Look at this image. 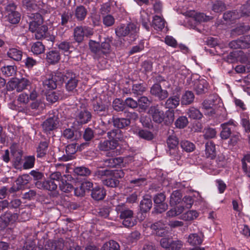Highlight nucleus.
<instances>
[{
	"label": "nucleus",
	"mask_w": 250,
	"mask_h": 250,
	"mask_svg": "<svg viewBox=\"0 0 250 250\" xmlns=\"http://www.w3.org/2000/svg\"><path fill=\"white\" fill-rule=\"evenodd\" d=\"M225 9V4L221 1H216L212 6V10L215 12H222Z\"/></svg>",
	"instance_id": "61"
},
{
	"label": "nucleus",
	"mask_w": 250,
	"mask_h": 250,
	"mask_svg": "<svg viewBox=\"0 0 250 250\" xmlns=\"http://www.w3.org/2000/svg\"><path fill=\"white\" fill-rule=\"evenodd\" d=\"M119 249L120 246L117 242L110 240L104 244L101 250H119Z\"/></svg>",
	"instance_id": "41"
},
{
	"label": "nucleus",
	"mask_w": 250,
	"mask_h": 250,
	"mask_svg": "<svg viewBox=\"0 0 250 250\" xmlns=\"http://www.w3.org/2000/svg\"><path fill=\"white\" fill-rule=\"evenodd\" d=\"M137 134L139 137L148 141L151 140L153 138V134L146 130H139Z\"/></svg>",
	"instance_id": "52"
},
{
	"label": "nucleus",
	"mask_w": 250,
	"mask_h": 250,
	"mask_svg": "<svg viewBox=\"0 0 250 250\" xmlns=\"http://www.w3.org/2000/svg\"><path fill=\"white\" fill-rule=\"evenodd\" d=\"M31 50L34 54L39 55L44 52L45 47L42 42H37L32 44Z\"/></svg>",
	"instance_id": "34"
},
{
	"label": "nucleus",
	"mask_w": 250,
	"mask_h": 250,
	"mask_svg": "<svg viewBox=\"0 0 250 250\" xmlns=\"http://www.w3.org/2000/svg\"><path fill=\"white\" fill-rule=\"evenodd\" d=\"M118 145V143L115 141H112L111 139H110V141H101L98 145V147L101 150L108 151L109 150L115 149Z\"/></svg>",
	"instance_id": "14"
},
{
	"label": "nucleus",
	"mask_w": 250,
	"mask_h": 250,
	"mask_svg": "<svg viewBox=\"0 0 250 250\" xmlns=\"http://www.w3.org/2000/svg\"><path fill=\"white\" fill-rule=\"evenodd\" d=\"M188 115L189 118L193 119H200L203 116L201 112L194 107H190L188 109Z\"/></svg>",
	"instance_id": "46"
},
{
	"label": "nucleus",
	"mask_w": 250,
	"mask_h": 250,
	"mask_svg": "<svg viewBox=\"0 0 250 250\" xmlns=\"http://www.w3.org/2000/svg\"><path fill=\"white\" fill-rule=\"evenodd\" d=\"M60 94L55 91H50L46 94V100L51 103L56 102L59 98Z\"/></svg>",
	"instance_id": "56"
},
{
	"label": "nucleus",
	"mask_w": 250,
	"mask_h": 250,
	"mask_svg": "<svg viewBox=\"0 0 250 250\" xmlns=\"http://www.w3.org/2000/svg\"><path fill=\"white\" fill-rule=\"evenodd\" d=\"M59 124L58 117L53 116L46 120L42 124V127L44 131L49 132L56 129Z\"/></svg>",
	"instance_id": "9"
},
{
	"label": "nucleus",
	"mask_w": 250,
	"mask_h": 250,
	"mask_svg": "<svg viewBox=\"0 0 250 250\" xmlns=\"http://www.w3.org/2000/svg\"><path fill=\"white\" fill-rule=\"evenodd\" d=\"M203 234L202 233H191L188 239V243L192 246H198L203 242Z\"/></svg>",
	"instance_id": "17"
},
{
	"label": "nucleus",
	"mask_w": 250,
	"mask_h": 250,
	"mask_svg": "<svg viewBox=\"0 0 250 250\" xmlns=\"http://www.w3.org/2000/svg\"><path fill=\"white\" fill-rule=\"evenodd\" d=\"M25 66L28 69H31L37 64V62L32 57H27L24 61Z\"/></svg>",
	"instance_id": "62"
},
{
	"label": "nucleus",
	"mask_w": 250,
	"mask_h": 250,
	"mask_svg": "<svg viewBox=\"0 0 250 250\" xmlns=\"http://www.w3.org/2000/svg\"><path fill=\"white\" fill-rule=\"evenodd\" d=\"M152 201L150 196L146 195L144 197L141 201L140 208L143 212H146L150 210L152 207Z\"/></svg>",
	"instance_id": "20"
},
{
	"label": "nucleus",
	"mask_w": 250,
	"mask_h": 250,
	"mask_svg": "<svg viewBox=\"0 0 250 250\" xmlns=\"http://www.w3.org/2000/svg\"><path fill=\"white\" fill-rule=\"evenodd\" d=\"M74 171L76 174L83 176H88L91 174L90 170L83 166L76 167Z\"/></svg>",
	"instance_id": "45"
},
{
	"label": "nucleus",
	"mask_w": 250,
	"mask_h": 250,
	"mask_svg": "<svg viewBox=\"0 0 250 250\" xmlns=\"http://www.w3.org/2000/svg\"><path fill=\"white\" fill-rule=\"evenodd\" d=\"M215 102L214 99L209 98L205 100L203 103V107L206 110L210 109V112L208 114L210 115H212L215 114Z\"/></svg>",
	"instance_id": "30"
},
{
	"label": "nucleus",
	"mask_w": 250,
	"mask_h": 250,
	"mask_svg": "<svg viewBox=\"0 0 250 250\" xmlns=\"http://www.w3.org/2000/svg\"><path fill=\"white\" fill-rule=\"evenodd\" d=\"M178 143V139L174 135H170L167 139V144L170 149L176 148Z\"/></svg>",
	"instance_id": "47"
},
{
	"label": "nucleus",
	"mask_w": 250,
	"mask_h": 250,
	"mask_svg": "<svg viewBox=\"0 0 250 250\" xmlns=\"http://www.w3.org/2000/svg\"><path fill=\"white\" fill-rule=\"evenodd\" d=\"M91 118V114L89 111L87 110H83L78 111L75 119L77 122L81 124H84L88 123Z\"/></svg>",
	"instance_id": "11"
},
{
	"label": "nucleus",
	"mask_w": 250,
	"mask_h": 250,
	"mask_svg": "<svg viewBox=\"0 0 250 250\" xmlns=\"http://www.w3.org/2000/svg\"><path fill=\"white\" fill-rule=\"evenodd\" d=\"M22 4L29 11L37 10L38 9V6L34 0H23Z\"/></svg>",
	"instance_id": "55"
},
{
	"label": "nucleus",
	"mask_w": 250,
	"mask_h": 250,
	"mask_svg": "<svg viewBox=\"0 0 250 250\" xmlns=\"http://www.w3.org/2000/svg\"><path fill=\"white\" fill-rule=\"evenodd\" d=\"M60 53L57 51L52 50L47 53L46 59L47 62L50 64L57 63L60 60Z\"/></svg>",
	"instance_id": "21"
},
{
	"label": "nucleus",
	"mask_w": 250,
	"mask_h": 250,
	"mask_svg": "<svg viewBox=\"0 0 250 250\" xmlns=\"http://www.w3.org/2000/svg\"><path fill=\"white\" fill-rule=\"evenodd\" d=\"M141 22L143 26L147 30H149L150 16L146 12H141Z\"/></svg>",
	"instance_id": "32"
},
{
	"label": "nucleus",
	"mask_w": 250,
	"mask_h": 250,
	"mask_svg": "<svg viewBox=\"0 0 250 250\" xmlns=\"http://www.w3.org/2000/svg\"><path fill=\"white\" fill-rule=\"evenodd\" d=\"M188 124V120L186 117L181 116L177 119L175 122V125L179 128H183L186 127Z\"/></svg>",
	"instance_id": "58"
},
{
	"label": "nucleus",
	"mask_w": 250,
	"mask_h": 250,
	"mask_svg": "<svg viewBox=\"0 0 250 250\" xmlns=\"http://www.w3.org/2000/svg\"><path fill=\"white\" fill-rule=\"evenodd\" d=\"M31 18L33 20L30 22L29 24V30L32 32H34L37 30L40 26L43 25L42 22L43 20L41 14L36 13L32 14L30 16Z\"/></svg>",
	"instance_id": "8"
},
{
	"label": "nucleus",
	"mask_w": 250,
	"mask_h": 250,
	"mask_svg": "<svg viewBox=\"0 0 250 250\" xmlns=\"http://www.w3.org/2000/svg\"><path fill=\"white\" fill-rule=\"evenodd\" d=\"M152 26L155 30L161 31L165 26V21L160 16H155L152 20Z\"/></svg>",
	"instance_id": "23"
},
{
	"label": "nucleus",
	"mask_w": 250,
	"mask_h": 250,
	"mask_svg": "<svg viewBox=\"0 0 250 250\" xmlns=\"http://www.w3.org/2000/svg\"><path fill=\"white\" fill-rule=\"evenodd\" d=\"M151 94L154 95L159 99L163 100L168 96V92L166 90L162 89L161 85L158 83L154 84L150 90Z\"/></svg>",
	"instance_id": "10"
},
{
	"label": "nucleus",
	"mask_w": 250,
	"mask_h": 250,
	"mask_svg": "<svg viewBox=\"0 0 250 250\" xmlns=\"http://www.w3.org/2000/svg\"><path fill=\"white\" fill-rule=\"evenodd\" d=\"M125 103L120 99H116L113 102V107L114 110L120 111L124 109Z\"/></svg>",
	"instance_id": "57"
},
{
	"label": "nucleus",
	"mask_w": 250,
	"mask_h": 250,
	"mask_svg": "<svg viewBox=\"0 0 250 250\" xmlns=\"http://www.w3.org/2000/svg\"><path fill=\"white\" fill-rule=\"evenodd\" d=\"M106 194L104 188L102 187L96 186L91 191V197L96 200H103Z\"/></svg>",
	"instance_id": "18"
},
{
	"label": "nucleus",
	"mask_w": 250,
	"mask_h": 250,
	"mask_svg": "<svg viewBox=\"0 0 250 250\" xmlns=\"http://www.w3.org/2000/svg\"><path fill=\"white\" fill-rule=\"evenodd\" d=\"M1 71L6 77L12 76L16 73V68L13 65H7L1 68Z\"/></svg>",
	"instance_id": "49"
},
{
	"label": "nucleus",
	"mask_w": 250,
	"mask_h": 250,
	"mask_svg": "<svg viewBox=\"0 0 250 250\" xmlns=\"http://www.w3.org/2000/svg\"><path fill=\"white\" fill-rule=\"evenodd\" d=\"M59 186L60 189L64 192H70L73 189V186L64 180H61Z\"/></svg>",
	"instance_id": "54"
},
{
	"label": "nucleus",
	"mask_w": 250,
	"mask_h": 250,
	"mask_svg": "<svg viewBox=\"0 0 250 250\" xmlns=\"http://www.w3.org/2000/svg\"><path fill=\"white\" fill-rule=\"evenodd\" d=\"M64 246L63 240L55 241H48L45 246V250H62Z\"/></svg>",
	"instance_id": "16"
},
{
	"label": "nucleus",
	"mask_w": 250,
	"mask_h": 250,
	"mask_svg": "<svg viewBox=\"0 0 250 250\" xmlns=\"http://www.w3.org/2000/svg\"><path fill=\"white\" fill-rule=\"evenodd\" d=\"M137 31V28L135 24L129 23L126 26L124 25L119 26L116 28L115 32L119 37L129 35V37L132 38V39H130L132 41L136 39Z\"/></svg>",
	"instance_id": "3"
},
{
	"label": "nucleus",
	"mask_w": 250,
	"mask_h": 250,
	"mask_svg": "<svg viewBox=\"0 0 250 250\" xmlns=\"http://www.w3.org/2000/svg\"><path fill=\"white\" fill-rule=\"evenodd\" d=\"M113 123L115 127L123 128L128 126L130 124V121L125 118H113Z\"/></svg>",
	"instance_id": "28"
},
{
	"label": "nucleus",
	"mask_w": 250,
	"mask_h": 250,
	"mask_svg": "<svg viewBox=\"0 0 250 250\" xmlns=\"http://www.w3.org/2000/svg\"><path fill=\"white\" fill-rule=\"evenodd\" d=\"M35 186L40 189L54 191L57 188L58 184L50 183L48 182L47 180L42 182L38 181L35 183Z\"/></svg>",
	"instance_id": "15"
},
{
	"label": "nucleus",
	"mask_w": 250,
	"mask_h": 250,
	"mask_svg": "<svg viewBox=\"0 0 250 250\" xmlns=\"http://www.w3.org/2000/svg\"><path fill=\"white\" fill-rule=\"evenodd\" d=\"M89 46L90 51L95 54V57H98L101 55L99 42L91 40L89 42Z\"/></svg>",
	"instance_id": "35"
},
{
	"label": "nucleus",
	"mask_w": 250,
	"mask_h": 250,
	"mask_svg": "<svg viewBox=\"0 0 250 250\" xmlns=\"http://www.w3.org/2000/svg\"><path fill=\"white\" fill-rule=\"evenodd\" d=\"M7 54L11 59L16 61H19L21 60L22 52L19 49L12 48L9 49Z\"/></svg>",
	"instance_id": "24"
},
{
	"label": "nucleus",
	"mask_w": 250,
	"mask_h": 250,
	"mask_svg": "<svg viewBox=\"0 0 250 250\" xmlns=\"http://www.w3.org/2000/svg\"><path fill=\"white\" fill-rule=\"evenodd\" d=\"M166 196L163 193H160L155 195L153 198L155 204V209L157 212L162 213L165 211L168 208L167 204L164 202Z\"/></svg>",
	"instance_id": "5"
},
{
	"label": "nucleus",
	"mask_w": 250,
	"mask_h": 250,
	"mask_svg": "<svg viewBox=\"0 0 250 250\" xmlns=\"http://www.w3.org/2000/svg\"><path fill=\"white\" fill-rule=\"evenodd\" d=\"M150 228L155 231L154 233L159 236H165L167 232L166 229V226L162 221H159L151 225Z\"/></svg>",
	"instance_id": "12"
},
{
	"label": "nucleus",
	"mask_w": 250,
	"mask_h": 250,
	"mask_svg": "<svg viewBox=\"0 0 250 250\" xmlns=\"http://www.w3.org/2000/svg\"><path fill=\"white\" fill-rule=\"evenodd\" d=\"M48 143L46 142H41L37 150V157L39 158L44 157L46 153Z\"/></svg>",
	"instance_id": "38"
},
{
	"label": "nucleus",
	"mask_w": 250,
	"mask_h": 250,
	"mask_svg": "<svg viewBox=\"0 0 250 250\" xmlns=\"http://www.w3.org/2000/svg\"><path fill=\"white\" fill-rule=\"evenodd\" d=\"M74 37L75 40L78 42L83 41L84 35L83 27L78 26L74 29Z\"/></svg>",
	"instance_id": "40"
},
{
	"label": "nucleus",
	"mask_w": 250,
	"mask_h": 250,
	"mask_svg": "<svg viewBox=\"0 0 250 250\" xmlns=\"http://www.w3.org/2000/svg\"><path fill=\"white\" fill-rule=\"evenodd\" d=\"M148 113L156 123L160 124L164 121L166 114L167 118V120H166V122L171 123L174 120V113L172 111H167L165 113L158 105L151 106L149 108Z\"/></svg>",
	"instance_id": "1"
},
{
	"label": "nucleus",
	"mask_w": 250,
	"mask_h": 250,
	"mask_svg": "<svg viewBox=\"0 0 250 250\" xmlns=\"http://www.w3.org/2000/svg\"><path fill=\"white\" fill-rule=\"evenodd\" d=\"M93 109L95 111H97L98 113L104 111L107 109V106L103 102L101 101H97L93 104Z\"/></svg>",
	"instance_id": "53"
},
{
	"label": "nucleus",
	"mask_w": 250,
	"mask_h": 250,
	"mask_svg": "<svg viewBox=\"0 0 250 250\" xmlns=\"http://www.w3.org/2000/svg\"><path fill=\"white\" fill-rule=\"evenodd\" d=\"M116 210L120 214V218L122 220V224L125 227H132L136 224V221L134 218L133 211L126 208L125 204L118 205Z\"/></svg>",
	"instance_id": "2"
},
{
	"label": "nucleus",
	"mask_w": 250,
	"mask_h": 250,
	"mask_svg": "<svg viewBox=\"0 0 250 250\" xmlns=\"http://www.w3.org/2000/svg\"><path fill=\"white\" fill-rule=\"evenodd\" d=\"M111 174V170L104 169V170H97L95 171L94 174L95 179H100L104 182V180L105 179L107 176H110Z\"/></svg>",
	"instance_id": "36"
},
{
	"label": "nucleus",
	"mask_w": 250,
	"mask_h": 250,
	"mask_svg": "<svg viewBox=\"0 0 250 250\" xmlns=\"http://www.w3.org/2000/svg\"><path fill=\"white\" fill-rule=\"evenodd\" d=\"M49 180H48V182L54 183V184H57L56 182L61 183V180H62V176L61 172L59 171H56L52 173L49 175Z\"/></svg>",
	"instance_id": "44"
},
{
	"label": "nucleus",
	"mask_w": 250,
	"mask_h": 250,
	"mask_svg": "<svg viewBox=\"0 0 250 250\" xmlns=\"http://www.w3.org/2000/svg\"><path fill=\"white\" fill-rule=\"evenodd\" d=\"M93 187V183L90 181H83L80 187H77L74 189L75 195L77 196H83L86 191H89Z\"/></svg>",
	"instance_id": "13"
},
{
	"label": "nucleus",
	"mask_w": 250,
	"mask_h": 250,
	"mask_svg": "<svg viewBox=\"0 0 250 250\" xmlns=\"http://www.w3.org/2000/svg\"><path fill=\"white\" fill-rule=\"evenodd\" d=\"M35 161L34 156H28L24 158V163L23 165L24 169H29L34 167Z\"/></svg>",
	"instance_id": "48"
},
{
	"label": "nucleus",
	"mask_w": 250,
	"mask_h": 250,
	"mask_svg": "<svg viewBox=\"0 0 250 250\" xmlns=\"http://www.w3.org/2000/svg\"><path fill=\"white\" fill-rule=\"evenodd\" d=\"M190 16H193L195 20L198 22L205 21L208 19V17L206 16L204 13H195V11L192 12Z\"/></svg>",
	"instance_id": "60"
},
{
	"label": "nucleus",
	"mask_w": 250,
	"mask_h": 250,
	"mask_svg": "<svg viewBox=\"0 0 250 250\" xmlns=\"http://www.w3.org/2000/svg\"><path fill=\"white\" fill-rule=\"evenodd\" d=\"M87 14L86 9L83 6H78L75 12V15L79 21L83 20Z\"/></svg>",
	"instance_id": "39"
},
{
	"label": "nucleus",
	"mask_w": 250,
	"mask_h": 250,
	"mask_svg": "<svg viewBox=\"0 0 250 250\" xmlns=\"http://www.w3.org/2000/svg\"><path fill=\"white\" fill-rule=\"evenodd\" d=\"M199 213L195 210H191L183 213L180 216V219L185 221H191L196 219Z\"/></svg>",
	"instance_id": "29"
},
{
	"label": "nucleus",
	"mask_w": 250,
	"mask_h": 250,
	"mask_svg": "<svg viewBox=\"0 0 250 250\" xmlns=\"http://www.w3.org/2000/svg\"><path fill=\"white\" fill-rule=\"evenodd\" d=\"M61 77L60 74H51L47 75L45 79L43 81V86L45 89L52 90L57 87V82Z\"/></svg>",
	"instance_id": "7"
},
{
	"label": "nucleus",
	"mask_w": 250,
	"mask_h": 250,
	"mask_svg": "<svg viewBox=\"0 0 250 250\" xmlns=\"http://www.w3.org/2000/svg\"><path fill=\"white\" fill-rule=\"evenodd\" d=\"M208 83L205 80L197 81L194 84V89L198 94L204 93L207 89Z\"/></svg>",
	"instance_id": "27"
},
{
	"label": "nucleus",
	"mask_w": 250,
	"mask_h": 250,
	"mask_svg": "<svg viewBox=\"0 0 250 250\" xmlns=\"http://www.w3.org/2000/svg\"><path fill=\"white\" fill-rule=\"evenodd\" d=\"M77 150L76 144H71L67 145L65 149L66 155H64L62 159L63 161L71 160L73 158V155L76 152Z\"/></svg>",
	"instance_id": "19"
},
{
	"label": "nucleus",
	"mask_w": 250,
	"mask_h": 250,
	"mask_svg": "<svg viewBox=\"0 0 250 250\" xmlns=\"http://www.w3.org/2000/svg\"><path fill=\"white\" fill-rule=\"evenodd\" d=\"M62 81L66 83V88L68 91L73 90L77 86L78 80L75 74L68 72L62 77Z\"/></svg>",
	"instance_id": "6"
},
{
	"label": "nucleus",
	"mask_w": 250,
	"mask_h": 250,
	"mask_svg": "<svg viewBox=\"0 0 250 250\" xmlns=\"http://www.w3.org/2000/svg\"><path fill=\"white\" fill-rule=\"evenodd\" d=\"M223 18L226 21H231L238 18L239 15L237 12L229 11L224 14Z\"/></svg>",
	"instance_id": "59"
},
{
	"label": "nucleus",
	"mask_w": 250,
	"mask_h": 250,
	"mask_svg": "<svg viewBox=\"0 0 250 250\" xmlns=\"http://www.w3.org/2000/svg\"><path fill=\"white\" fill-rule=\"evenodd\" d=\"M206 155L207 157L211 159L214 158L216 156L215 145L212 141L206 144Z\"/></svg>",
	"instance_id": "26"
},
{
	"label": "nucleus",
	"mask_w": 250,
	"mask_h": 250,
	"mask_svg": "<svg viewBox=\"0 0 250 250\" xmlns=\"http://www.w3.org/2000/svg\"><path fill=\"white\" fill-rule=\"evenodd\" d=\"M111 41L109 39H106L102 42L100 45L101 54H107L109 53L111 50L110 47Z\"/></svg>",
	"instance_id": "42"
},
{
	"label": "nucleus",
	"mask_w": 250,
	"mask_h": 250,
	"mask_svg": "<svg viewBox=\"0 0 250 250\" xmlns=\"http://www.w3.org/2000/svg\"><path fill=\"white\" fill-rule=\"evenodd\" d=\"M180 145L182 148L188 152L193 151L195 148L194 144L188 141H183Z\"/></svg>",
	"instance_id": "51"
},
{
	"label": "nucleus",
	"mask_w": 250,
	"mask_h": 250,
	"mask_svg": "<svg viewBox=\"0 0 250 250\" xmlns=\"http://www.w3.org/2000/svg\"><path fill=\"white\" fill-rule=\"evenodd\" d=\"M107 137L112 141H115L117 143H118V141H121L124 140V135L122 132L119 129H114L108 132Z\"/></svg>",
	"instance_id": "22"
},
{
	"label": "nucleus",
	"mask_w": 250,
	"mask_h": 250,
	"mask_svg": "<svg viewBox=\"0 0 250 250\" xmlns=\"http://www.w3.org/2000/svg\"><path fill=\"white\" fill-rule=\"evenodd\" d=\"M182 199V195L179 190L174 191L170 198V204L171 206H175L180 203Z\"/></svg>",
	"instance_id": "33"
},
{
	"label": "nucleus",
	"mask_w": 250,
	"mask_h": 250,
	"mask_svg": "<svg viewBox=\"0 0 250 250\" xmlns=\"http://www.w3.org/2000/svg\"><path fill=\"white\" fill-rule=\"evenodd\" d=\"M183 246L182 241L176 240L175 241L172 240L171 242V246L168 250H179Z\"/></svg>",
	"instance_id": "64"
},
{
	"label": "nucleus",
	"mask_w": 250,
	"mask_h": 250,
	"mask_svg": "<svg viewBox=\"0 0 250 250\" xmlns=\"http://www.w3.org/2000/svg\"><path fill=\"white\" fill-rule=\"evenodd\" d=\"M48 31V27L45 25L40 26L35 33V37L36 39L40 40L46 36Z\"/></svg>",
	"instance_id": "37"
},
{
	"label": "nucleus",
	"mask_w": 250,
	"mask_h": 250,
	"mask_svg": "<svg viewBox=\"0 0 250 250\" xmlns=\"http://www.w3.org/2000/svg\"><path fill=\"white\" fill-rule=\"evenodd\" d=\"M180 97L175 95L170 97L166 102L165 106L167 108L173 109L179 105Z\"/></svg>",
	"instance_id": "25"
},
{
	"label": "nucleus",
	"mask_w": 250,
	"mask_h": 250,
	"mask_svg": "<svg viewBox=\"0 0 250 250\" xmlns=\"http://www.w3.org/2000/svg\"><path fill=\"white\" fill-rule=\"evenodd\" d=\"M138 105L142 109H146L150 104V101L146 97H141L138 100Z\"/></svg>",
	"instance_id": "63"
},
{
	"label": "nucleus",
	"mask_w": 250,
	"mask_h": 250,
	"mask_svg": "<svg viewBox=\"0 0 250 250\" xmlns=\"http://www.w3.org/2000/svg\"><path fill=\"white\" fill-rule=\"evenodd\" d=\"M194 99V95L193 92L190 91H187L183 95L181 98V104H191Z\"/></svg>",
	"instance_id": "31"
},
{
	"label": "nucleus",
	"mask_w": 250,
	"mask_h": 250,
	"mask_svg": "<svg viewBox=\"0 0 250 250\" xmlns=\"http://www.w3.org/2000/svg\"><path fill=\"white\" fill-rule=\"evenodd\" d=\"M18 87L17 91L21 92L26 88L27 86L30 84V82L26 78L19 79L17 78Z\"/></svg>",
	"instance_id": "50"
},
{
	"label": "nucleus",
	"mask_w": 250,
	"mask_h": 250,
	"mask_svg": "<svg viewBox=\"0 0 250 250\" xmlns=\"http://www.w3.org/2000/svg\"><path fill=\"white\" fill-rule=\"evenodd\" d=\"M7 20L12 24L18 23L21 19L20 14L16 11V5L14 3H10L6 7Z\"/></svg>",
	"instance_id": "4"
},
{
	"label": "nucleus",
	"mask_w": 250,
	"mask_h": 250,
	"mask_svg": "<svg viewBox=\"0 0 250 250\" xmlns=\"http://www.w3.org/2000/svg\"><path fill=\"white\" fill-rule=\"evenodd\" d=\"M119 183L118 180L113 178L112 176H107V177L104 180L103 184L107 187L114 188L117 187Z\"/></svg>",
	"instance_id": "43"
}]
</instances>
